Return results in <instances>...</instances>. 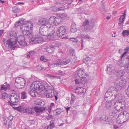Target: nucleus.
Returning a JSON list of instances; mask_svg holds the SVG:
<instances>
[{
  "label": "nucleus",
  "mask_w": 129,
  "mask_h": 129,
  "mask_svg": "<svg viewBox=\"0 0 129 129\" xmlns=\"http://www.w3.org/2000/svg\"><path fill=\"white\" fill-rule=\"evenodd\" d=\"M123 115L124 116L123 117L124 118H125L126 120H120V123H123L124 122H125L126 120L128 119H129V114L128 113V112L126 111H124L123 112Z\"/></svg>",
  "instance_id": "aec40b11"
},
{
  "label": "nucleus",
  "mask_w": 129,
  "mask_h": 129,
  "mask_svg": "<svg viewBox=\"0 0 129 129\" xmlns=\"http://www.w3.org/2000/svg\"><path fill=\"white\" fill-rule=\"evenodd\" d=\"M108 119V117L105 116H102L100 118V119L101 120H103L105 121H106Z\"/></svg>",
  "instance_id": "de8ad7c7"
},
{
  "label": "nucleus",
  "mask_w": 129,
  "mask_h": 129,
  "mask_svg": "<svg viewBox=\"0 0 129 129\" xmlns=\"http://www.w3.org/2000/svg\"><path fill=\"white\" fill-rule=\"evenodd\" d=\"M126 94L129 97V84L128 88L125 90Z\"/></svg>",
  "instance_id": "864d4df0"
},
{
  "label": "nucleus",
  "mask_w": 129,
  "mask_h": 129,
  "mask_svg": "<svg viewBox=\"0 0 129 129\" xmlns=\"http://www.w3.org/2000/svg\"><path fill=\"white\" fill-rule=\"evenodd\" d=\"M38 23L40 25H45V27H46V25H48V20L44 18H40L38 22Z\"/></svg>",
  "instance_id": "2eb2a0df"
},
{
  "label": "nucleus",
  "mask_w": 129,
  "mask_h": 129,
  "mask_svg": "<svg viewBox=\"0 0 129 129\" xmlns=\"http://www.w3.org/2000/svg\"><path fill=\"white\" fill-rule=\"evenodd\" d=\"M90 60V58L89 57H87L83 59V61L84 63L88 64Z\"/></svg>",
  "instance_id": "7c9ffc66"
},
{
  "label": "nucleus",
  "mask_w": 129,
  "mask_h": 129,
  "mask_svg": "<svg viewBox=\"0 0 129 129\" xmlns=\"http://www.w3.org/2000/svg\"><path fill=\"white\" fill-rule=\"evenodd\" d=\"M54 112L55 113H56L55 115H57L61 113V109L60 108H57L54 110Z\"/></svg>",
  "instance_id": "f704fd0d"
},
{
  "label": "nucleus",
  "mask_w": 129,
  "mask_h": 129,
  "mask_svg": "<svg viewBox=\"0 0 129 129\" xmlns=\"http://www.w3.org/2000/svg\"><path fill=\"white\" fill-rule=\"evenodd\" d=\"M112 68H107L106 71L108 74L109 75L111 74L112 73Z\"/></svg>",
  "instance_id": "79ce46f5"
},
{
  "label": "nucleus",
  "mask_w": 129,
  "mask_h": 129,
  "mask_svg": "<svg viewBox=\"0 0 129 129\" xmlns=\"http://www.w3.org/2000/svg\"><path fill=\"white\" fill-rule=\"evenodd\" d=\"M17 34L14 31L10 33L9 38L7 40L4 38L3 42L4 44V47L6 49L11 48L13 45L16 44L17 41L21 46H25L27 44L25 41V38L23 35L18 36L16 40Z\"/></svg>",
  "instance_id": "f257e3e1"
},
{
  "label": "nucleus",
  "mask_w": 129,
  "mask_h": 129,
  "mask_svg": "<svg viewBox=\"0 0 129 129\" xmlns=\"http://www.w3.org/2000/svg\"><path fill=\"white\" fill-rule=\"evenodd\" d=\"M84 90H85V89L82 87H79L75 89V92L77 94L81 93H84Z\"/></svg>",
  "instance_id": "4be33fe9"
},
{
  "label": "nucleus",
  "mask_w": 129,
  "mask_h": 129,
  "mask_svg": "<svg viewBox=\"0 0 129 129\" xmlns=\"http://www.w3.org/2000/svg\"><path fill=\"white\" fill-rule=\"evenodd\" d=\"M69 52L73 56H74L75 55L74 50L72 49H70L69 50Z\"/></svg>",
  "instance_id": "8fccbe9b"
},
{
  "label": "nucleus",
  "mask_w": 129,
  "mask_h": 129,
  "mask_svg": "<svg viewBox=\"0 0 129 129\" xmlns=\"http://www.w3.org/2000/svg\"><path fill=\"white\" fill-rule=\"evenodd\" d=\"M20 25L19 23V22L18 21L17 22H16L15 24V26L17 27L18 26H19Z\"/></svg>",
  "instance_id": "680f3d73"
},
{
  "label": "nucleus",
  "mask_w": 129,
  "mask_h": 129,
  "mask_svg": "<svg viewBox=\"0 0 129 129\" xmlns=\"http://www.w3.org/2000/svg\"><path fill=\"white\" fill-rule=\"evenodd\" d=\"M2 96L3 99H5L8 97V95L6 93H4L2 94Z\"/></svg>",
  "instance_id": "3c124183"
},
{
  "label": "nucleus",
  "mask_w": 129,
  "mask_h": 129,
  "mask_svg": "<svg viewBox=\"0 0 129 129\" xmlns=\"http://www.w3.org/2000/svg\"><path fill=\"white\" fill-rule=\"evenodd\" d=\"M43 86L42 87V92L45 93L47 98H52L55 96L54 91L51 90L48 84L45 82L42 83Z\"/></svg>",
  "instance_id": "f03ea898"
},
{
  "label": "nucleus",
  "mask_w": 129,
  "mask_h": 129,
  "mask_svg": "<svg viewBox=\"0 0 129 129\" xmlns=\"http://www.w3.org/2000/svg\"><path fill=\"white\" fill-rule=\"evenodd\" d=\"M75 82L76 84H79L81 83L80 79L79 80V79H76L75 80Z\"/></svg>",
  "instance_id": "052dcab7"
},
{
  "label": "nucleus",
  "mask_w": 129,
  "mask_h": 129,
  "mask_svg": "<svg viewBox=\"0 0 129 129\" xmlns=\"http://www.w3.org/2000/svg\"><path fill=\"white\" fill-rule=\"evenodd\" d=\"M125 79L118 78L114 81L115 88L117 90H121L125 86L126 83Z\"/></svg>",
  "instance_id": "6e6552de"
},
{
  "label": "nucleus",
  "mask_w": 129,
  "mask_h": 129,
  "mask_svg": "<svg viewBox=\"0 0 129 129\" xmlns=\"http://www.w3.org/2000/svg\"><path fill=\"white\" fill-rule=\"evenodd\" d=\"M3 121L4 122V124L5 125H7V123L8 122V120L7 119H6L4 118L3 119Z\"/></svg>",
  "instance_id": "0e129e2a"
},
{
  "label": "nucleus",
  "mask_w": 129,
  "mask_h": 129,
  "mask_svg": "<svg viewBox=\"0 0 129 129\" xmlns=\"http://www.w3.org/2000/svg\"><path fill=\"white\" fill-rule=\"evenodd\" d=\"M107 103L106 104V107L108 109H110L111 108L112 106V103L111 101L106 102Z\"/></svg>",
  "instance_id": "4c0bfd02"
},
{
  "label": "nucleus",
  "mask_w": 129,
  "mask_h": 129,
  "mask_svg": "<svg viewBox=\"0 0 129 129\" xmlns=\"http://www.w3.org/2000/svg\"><path fill=\"white\" fill-rule=\"evenodd\" d=\"M52 117V116L51 115H49L48 116L46 117V118L48 120H49L50 118Z\"/></svg>",
  "instance_id": "338daca9"
},
{
  "label": "nucleus",
  "mask_w": 129,
  "mask_h": 129,
  "mask_svg": "<svg viewBox=\"0 0 129 129\" xmlns=\"http://www.w3.org/2000/svg\"><path fill=\"white\" fill-rule=\"evenodd\" d=\"M33 26L32 22L29 21L26 22L25 23H24L22 25H21L20 28L22 31L27 30H32Z\"/></svg>",
  "instance_id": "9b49d317"
},
{
  "label": "nucleus",
  "mask_w": 129,
  "mask_h": 129,
  "mask_svg": "<svg viewBox=\"0 0 129 129\" xmlns=\"http://www.w3.org/2000/svg\"><path fill=\"white\" fill-rule=\"evenodd\" d=\"M54 104L53 103H51L50 106L48 107V111L49 113H50L52 110V108L54 106Z\"/></svg>",
  "instance_id": "c756f323"
},
{
  "label": "nucleus",
  "mask_w": 129,
  "mask_h": 129,
  "mask_svg": "<svg viewBox=\"0 0 129 129\" xmlns=\"http://www.w3.org/2000/svg\"><path fill=\"white\" fill-rule=\"evenodd\" d=\"M45 110V108L43 107L36 106L34 108V111L37 114L42 112Z\"/></svg>",
  "instance_id": "a211bd4d"
},
{
  "label": "nucleus",
  "mask_w": 129,
  "mask_h": 129,
  "mask_svg": "<svg viewBox=\"0 0 129 129\" xmlns=\"http://www.w3.org/2000/svg\"><path fill=\"white\" fill-rule=\"evenodd\" d=\"M126 10H125L124 13H123V15H122L121 16H122V18L123 20L124 19H125V17L126 16Z\"/></svg>",
  "instance_id": "e2e57ef3"
},
{
  "label": "nucleus",
  "mask_w": 129,
  "mask_h": 129,
  "mask_svg": "<svg viewBox=\"0 0 129 129\" xmlns=\"http://www.w3.org/2000/svg\"><path fill=\"white\" fill-rule=\"evenodd\" d=\"M114 106L116 110L120 111L125 109L126 103L123 99H119L117 100L115 102Z\"/></svg>",
  "instance_id": "39448f33"
},
{
  "label": "nucleus",
  "mask_w": 129,
  "mask_h": 129,
  "mask_svg": "<svg viewBox=\"0 0 129 129\" xmlns=\"http://www.w3.org/2000/svg\"><path fill=\"white\" fill-rule=\"evenodd\" d=\"M116 92V91L112 92V90L111 88H109L105 94V100L106 102H110L113 101L117 96V95L115 93Z\"/></svg>",
  "instance_id": "423d86ee"
},
{
  "label": "nucleus",
  "mask_w": 129,
  "mask_h": 129,
  "mask_svg": "<svg viewBox=\"0 0 129 129\" xmlns=\"http://www.w3.org/2000/svg\"><path fill=\"white\" fill-rule=\"evenodd\" d=\"M55 73L58 75H60L63 74V73L61 71L59 70L55 72Z\"/></svg>",
  "instance_id": "603ef678"
},
{
  "label": "nucleus",
  "mask_w": 129,
  "mask_h": 129,
  "mask_svg": "<svg viewBox=\"0 0 129 129\" xmlns=\"http://www.w3.org/2000/svg\"><path fill=\"white\" fill-rule=\"evenodd\" d=\"M117 75L118 77H121L124 75L125 72L122 70H120L118 71L117 72Z\"/></svg>",
  "instance_id": "cd10ccee"
},
{
  "label": "nucleus",
  "mask_w": 129,
  "mask_h": 129,
  "mask_svg": "<svg viewBox=\"0 0 129 129\" xmlns=\"http://www.w3.org/2000/svg\"><path fill=\"white\" fill-rule=\"evenodd\" d=\"M70 61V59H67L66 61H64L60 59H58L57 60V62L53 64L55 66L57 67L60 66H61L62 65H66Z\"/></svg>",
  "instance_id": "4468645a"
},
{
  "label": "nucleus",
  "mask_w": 129,
  "mask_h": 129,
  "mask_svg": "<svg viewBox=\"0 0 129 129\" xmlns=\"http://www.w3.org/2000/svg\"><path fill=\"white\" fill-rule=\"evenodd\" d=\"M84 71V70L83 69H80L78 71L77 74L79 77L80 78H84L86 76Z\"/></svg>",
  "instance_id": "f3484780"
},
{
  "label": "nucleus",
  "mask_w": 129,
  "mask_h": 129,
  "mask_svg": "<svg viewBox=\"0 0 129 129\" xmlns=\"http://www.w3.org/2000/svg\"><path fill=\"white\" fill-rule=\"evenodd\" d=\"M66 31V27L64 26H60L57 32V36L59 37H62L65 34Z\"/></svg>",
  "instance_id": "ddd939ff"
},
{
  "label": "nucleus",
  "mask_w": 129,
  "mask_h": 129,
  "mask_svg": "<svg viewBox=\"0 0 129 129\" xmlns=\"http://www.w3.org/2000/svg\"><path fill=\"white\" fill-rule=\"evenodd\" d=\"M89 22L87 19L83 23L82 26L84 27L85 29L88 30H90V28L88 27L90 26L89 25Z\"/></svg>",
  "instance_id": "5701e85b"
},
{
  "label": "nucleus",
  "mask_w": 129,
  "mask_h": 129,
  "mask_svg": "<svg viewBox=\"0 0 129 129\" xmlns=\"http://www.w3.org/2000/svg\"><path fill=\"white\" fill-rule=\"evenodd\" d=\"M81 78L80 79L81 83L85 85L87 82L86 79L85 77L82 78Z\"/></svg>",
  "instance_id": "e433bc0d"
},
{
  "label": "nucleus",
  "mask_w": 129,
  "mask_h": 129,
  "mask_svg": "<svg viewBox=\"0 0 129 129\" xmlns=\"http://www.w3.org/2000/svg\"><path fill=\"white\" fill-rule=\"evenodd\" d=\"M55 18L54 16L50 17L49 20L48 25H55Z\"/></svg>",
  "instance_id": "b1692460"
},
{
  "label": "nucleus",
  "mask_w": 129,
  "mask_h": 129,
  "mask_svg": "<svg viewBox=\"0 0 129 129\" xmlns=\"http://www.w3.org/2000/svg\"><path fill=\"white\" fill-rule=\"evenodd\" d=\"M70 40L74 42H77L78 41V40L76 38H71L70 39Z\"/></svg>",
  "instance_id": "5fc2aeb1"
},
{
  "label": "nucleus",
  "mask_w": 129,
  "mask_h": 129,
  "mask_svg": "<svg viewBox=\"0 0 129 129\" xmlns=\"http://www.w3.org/2000/svg\"><path fill=\"white\" fill-rule=\"evenodd\" d=\"M55 25L61 23V18L60 17H55Z\"/></svg>",
  "instance_id": "bb28decb"
},
{
  "label": "nucleus",
  "mask_w": 129,
  "mask_h": 129,
  "mask_svg": "<svg viewBox=\"0 0 129 129\" xmlns=\"http://www.w3.org/2000/svg\"><path fill=\"white\" fill-rule=\"evenodd\" d=\"M66 9L65 6L63 5L59 7H55L52 9V10L55 12L59 11H62Z\"/></svg>",
  "instance_id": "412c9836"
},
{
  "label": "nucleus",
  "mask_w": 129,
  "mask_h": 129,
  "mask_svg": "<svg viewBox=\"0 0 129 129\" xmlns=\"http://www.w3.org/2000/svg\"><path fill=\"white\" fill-rule=\"evenodd\" d=\"M42 82L40 81H35L32 83L30 87V95L32 96L35 97L36 96L35 94L36 90H41L42 87Z\"/></svg>",
  "instance_id": "7ed1b4c3"
},
{
  "label": "nucleus",
  "mask_w": 129,
  "mask_h": 129,
  "mask_svg": "<svg viewBox=\"0 0 129 129\" xmlns=\"http://www.w3.org/2000/svg\"><path fill=\"white\" fill-rule=\"evenodd\" d=\"M67 16V15L65 13H63L60 15V17L63 18H66Z\"/></svg>",
  "instance_id": "6e6d98bb"
},
{
  "label": "nucleus",
  "mask_w": 129,
  "mask_h": 129,
  "mask_svg": "<svg viewBox=\"0 0 129 129\" xmlns=\"http://www.w3.org/2000/svg\"><path fill=\"white\" fill-rule=\"evenodd\" d=\"M46 27L48 29L47 30V40H54L55 39L56 36L54 33L55 32V29L54 27L52 25H46Z\"/></svg>",
  "instance_id": "20e7f679"
},
{
  "label": "nucleus",
  "mask_w": 129,
  "mask_h": 129,
  "mask_svg": "<svg viewBox=\"0 0 129 129\" xmlns=\"http://www.w3.org/2000/svg\"><path fill=\"white\" fill-rule=\"evenodd\" d=\"M128 63L126 65H124V69L127 72H129V60L128 61Z\"/></svg>",
  "instance_id": "58836bf2"
},
{
  "label": "nucleus",
  "mask_w": 129,
  "mask_h": 129,
  "mask_svg": "<svg viewBox=\"0 0 129 129\" xmlns=\"http://www.w3.org/2000/svg\"><path fill=\"white\" fill-rule=\"evenodd\" d=\"M25 84V80L21 77L16 78L15 85L16 87L19 89H21L24 87Z\"/></svg>",
  "instance_id": "1a4fd4ad"
},
{
  "label": "nucleus",
  "mask_w": 129,
  "mask_h": 129,
  "mask_svg": "<svg viewBox=\"0 0 129 129\" xmlns=\"http://www.w3.org/2000/svg\"><path fill=\"white\" fill-rule=\"evenodd\" d=\"M109 115L111 116L115 117L116 116V114L115 111H112L110 113Z\"/></svg>",
  "instance_id": "49530a36"
},
{
  "label": "nucleus",
  "mask_w": 129,
  "mask_h": 129,
  "mask_svg": "<svg viewBox=\"0 0 129 129\" xmlns=\"http://www.w3.org/2000/svg\"><path fill=\"white\" fill-rule=\"evenodd\" d=\"M119 24L120 25L121 24H123V21L124 19H123L122 18V16H121L119 18Z\"/></svg>",
  "instance_id": "09e8293b"
},
{
  "label": "nucleus",
  "mask_w": 129,
  "mask_h": 129,
  "mask_svg": "<svg viewBox=\"0 0 129 129\" xmlns=\"http://www.w3.org/2000/svg\"><path fill=\"white\" fill-rule=\"evenodd\" d=\"M77 30L76 27L74 24H72L71 26V28L70 29L71 31L73 33L75 32Z\"/></svg>",
  "instance_id": "2f4dec72"
},
{
  "label": "nucleus",
  "mask_w": 129,
  "mask_h": 129,
  "mask_svg": "<svg viewBox=\"0 0 129 129\" xmlns=\"http://www.w3.org/2000/svg\"><path fill=\"white\" fill-rule=\"evenodd\" d=\"M122 34L124 36L129 35V30H123L122 32Z\"/></svg>",
  "instance_id": "c9c22d12"
},
{
  "label": "nucleus",
  "mask_w": 129,
  "mask_h": 129,
  "mask_svg": "<svg viewBox=\"0 0 129 129\" xmlns=\"http://www.w3.org/2000/svg\"><path fill=\"white\" fill-rule=\"evenodd\" d=\"M54 47L53 45H50L49 47L45 49V50L49 53H52L54 51Z\"/></svg>",
  "instance_id": "393cba45"
},
{
  "label": "nucleus",
  "mask_w": 129,
  "mask_h": 129,
  "mask_svg": "<svg viewBox=\"0 0 129 129\" xmlns=\"http://www.w3.org/2000/svg\"><path fill=\"white\" fill-rule=\"evenodd\" d=\"M42 103V101H41L40 100H38L37 101H35V104L36 105H38L39 106H41V104Z\"/></svg>",
  "instance_id": "c03bdc74"
},
{
  "label": "nucleus",
  "mask_w": 129,
  "mask_h": 129,
  "mask_svg": "<svg viewBox=\"0 0 129 129\" xmlns=\"http://www.w3.org/2000/svg\"><path fill=\"white\" fill-rule=\"evenodd\" d=\"M40 60L41 61L44 62H46L48 61V60L45 58L43 56H42L40 58Z\"/></svg>",
  "instance_id": "a18cd8bd"
},
{
  "label": "nucleus",
  "mask_w": 129,
  "mask_h": 129,
  "mask_svg": "<svg viewBox=\"0 0 129 129\" xmlns=\"http://www.w3.org/2000/svg\"><path fill=\"white\" fill-rule=\"evenodd\" d=\"M42 40V38L41 37L34 36L30 39L29 42L31 44H35L40 43Z\"/></svg>",
  "instance_id": "f8f14e48"
},
{
  "label": "nucleus",
  "mask_w": 129,
  "mask_h": 129,
  "mask_svg": "<svg viewBox=\"0 0 129 129\" xmlns=\"http://www.w3.org/2000/svg\"><path fill=\"white\" fill-rule=\"evenodd\" d=\"M46 27H41L39 29V32L41 35L47 36V31L46 30Z\"/></svg>",
  "instance_id": "6ab92c4d"
},
{
  "label": "nucleus",
  "mask_w": 129,
  "mask_h": 129,
  "mask_svg": "<svg viewBox=\"0 0 129 129\" xmlns=\"http://www.w3.org/2000/svg\"><path fill=\"white\" fill-rule=\"evenodd\" d=\"M10 99L11 102L9 101L8 102V104L12 106L16 104L14 103L18 102L20 98L18 94L15 93H12L10 96Z\"/></svg>",
  "instance_id": "9d476101"
},
{
  "label": "nucleus",
  "mask_w": 129,
  "mask_h": 129,
  "mask_svg": "<svg viewBox=\"0 0 129 129\" xmlns=\"http://www.w3.org/2000/svg\"><path fill=\"white\" fill-rule=\"evenodd\" d=\"M12 11L14 13L19 12L20 11V10L19 8L16 6L13 7Z\"/></svg>",
  "instance_id": "473e14b6"
},
{
  "label": "nucleus",
  "mask_w": 129,
  "mask_h": 129,
  "mask_svg": "<svg viewBox=\"0 0 129 129\" xmlns=\"http://www.w3.org/2000/svg\"><path fill=\"white\" fill-rule=\"evenodd\" d=\"M32 30H27L22 31L23 34L24 35L29 36L30 34V33L31 32Z\"/></svg>",
  "instance_id": "c85d7f7f"
},
{
  "label": "nucleus",
  "mask_w": 129,
  "mask_h": 129,
  "mask_svg": "<svg viewBox=\"0 0 129 129\" xmlns=\"http://www.w3.org/2000/svg\"><path fill=\"white\" fill-rule=\"evenodd\" d=\"M21 98L22 99H24L27 98V94L24 92H23L21 93Z\"/></svg>",
  "instance_id": "ea45409f"
},
{
  "label": "nucleus",
  "mask_w": 129,
  "mask_h": 129,
  "mask_svg": "<svg viewBox=\"0 0 129 129\" xmlns=\"http://www.w3.org/2000/svg\"><path fill=\"white\" fill-rule=\"evenodd\" d=\"M48 77L50 78H53L55 77V76L51 75L48 74Z\"/></svg>",
  "instance_id": "774afa93"
},
{
  "label": "nucleus",
  "mask_w": 129,
  "mask_h": 129,
  "mask_svg": "<svg viewBox=\"0 0 129 129\" xmlns=\"http://www.w3.org/2000/svg\"><path fill=\"white\" fill-rule=\"evenodd\" d=\"M47 126L48 127H49V128L51 129L53 128L55 126L54 121L51 120L50 121V124L48 126Z\"/></svg>",
  "instance_id": "72a5a7b5"
},
{
  "label": "nucleus",
  "mask_w": 129,
  "mask_h": 129,
  "mask_svg": "<svg viewBox=\"0 0 129 129\" xmlns=\"http://www.w3.org/2000/svg\"><path fill=\"white\" fill-rule=\"evenodd\" d=\"M9 85L7 84L6 86L4 85H1V90H6L9 88Z\"/></svg>",
  "instance_id": "a878e982"
},
{
  "label": "nucleus",
  "mask_w": 129,
  "mask_h": 129,
  "mask_svg": "<svg viewBox=\"0 0 129 129\" xmlns=\"http://www.w3.org/2000/svg\"><path fill=\"white\" fill-rule=\"evenodd\" d=\"M36 52L33 50L30 51L29 52V54L31 56H33L35 54Z\"/></svg>",
  "instance_id": "4d7b16f0"
},
{
  "label": "nucleus",
  "mask_w": 129,
  "mask_h": 129,
  "mask_svg": "<svg viewBox=\"0 0 129 129\" xmlns=\"http://www.w3.org/2000/svg\"><path fill=\"white\" fill-rule=\"evenodd\" d=\"M83 31H81L80 33V34H79L77 37L80 38H82L83 39H90V37L87 34L85 35L84 34Z\"/></svg>",
  "instance_id": "dca6fc26"
},
{
  "label": "nucleus",
  "mask_w": 129,
  "mask_h": 129,
  "mask_svg": "<svg viewBox=\"0 0 129 129\" xmlns=\"http://www.w3.org/2000/svg\"><path fill=\"white\" fill-rule=\"evenodd\" d=\"M75 99V96L73 94H72L70 102V103L71 104H72L74 103V101Z\"/></svg>",
  "instance_id": "a19ab883"
},
{
  "label": "nucleus",
  "mask_w": 129,
  "mask_h": 129,
  "mask_svg": "<svg viewBox=\"0 0 129 129\" xmlns=\"http://www.w3.org/2000/svg\"><path fill=\"white\" fill-rule=\"evenodd\" d=\"M20 25H22L24 23H25L26 22H24V19L22 18H20L18 21Z\"/></svg>",
  "instance_id": "37998d69"
},
{
  "label": "nucleus",
  "mask_w": 129,
  "mask_h": 129,
  "mask_svg": "<svg viewBox=\"0 0 129 129\" xmlns=\"http://www.w3.org/2000/svg\"><path fill=\"white\" fill-rule=\"evenodd\" d=\"M37 69L38 71L41 70H43L44 69L41 67V66H40L39 65L37 66Z\"/></svg>",
  "instance_id": "13d9d810"
},
{
  "label": "nucleus",
  "mask_w": 129,
  "mask_h": 129,
  "mask_svg": "<svg viewBox=\"0 0 129 129\" xmlns=\"http://www.w3.org/2000/svg\"><path fill=\"white\" fill-rule=\"evenodd\" d=\"M127 53V52H125L121 55V59L124 58V56Z\"/></svg>",
  "instance_id": "69168bd1"
},
{
  "label": "nucleus",
  "mask_w": 129,
  "mask_h": 129,
  "mask_svg": "<svg viewBox=\"0 0 129 129\" xmlns=\"http://www.w3.org/2000/svg\"><path fill=\"white\" fill-rule=\"evenodd\" d=\"M16 110L19 112L28 114H33L34 112V108H30L26 105H21L17 108Z\"/></svg>",
  "instance_id": "0eeeda50"
},
{
  "label": "nucleus",
  "mask_w": 129,
  "mask_h": 129,
  "mask_svg": "<svg viewBox=\"0 0 129 129\" xmlns=\"http://www.w3.org/2000/svg\"><path fill=\"white\" fill-rule=\"evenodd\" d=\"M13 118V117L12 116H10L7 118L8 122L12 120Z\"/></svg>",
  "instance_id": "bf43d9fd"
}]
</instances>
